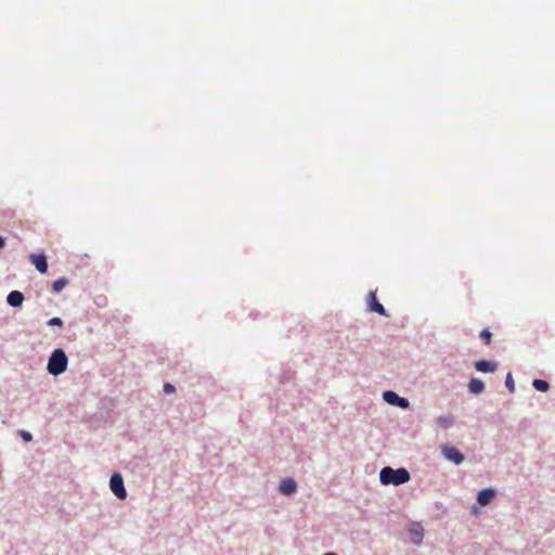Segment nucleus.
<instances>
[{"instance_id":"2","label":"nucleus","mask_w":555,"mask_h":555,"mask_svg":"<svg viewBox=\"0 0 555 555\" xmlns=\"http://www.w3.org/2000/svg\"><path fill=\"white\" fill-rule=\"evenodd\" d=\"M67 357L63 349H55L48 361V372L52 375H60L67 367Z\"/></svg>"},{"instance_id":"12","label":"nucleus","mask_w":555,"mask_h":555,"mask_svg":"<svg viewBox=\"0 0 555 555\" xmlns=\"http://www.w3.org/2000/svg\"><path fill=\"white\" fill-rule=\"evenodd\" d=\"M475 367L479 372L489 373L496 370V364L487 360H480L475 363Z\"/></svg>"},{"instance_id":"19","label":"nucleus","mask_w":555,"mask_h":555,"mask_svg":"<svg viewBox=\"0 0 555 555\" xmlns=\"http://www.w3.org/2000/svg\"><path fill=\"white\" fill-rule=\"evenodd\" d=\"M20 436H21V437H22V439H23L24 441H26V442H29V441H31V440H33V436H31V434H30V433H28V431L21 430V431H20Z\"/></svg>"},{"instance_id":"7","label":"nucleus","mask_w":555,"mask_h":555,"mask_svg":"<svg viewBox=\"0 0 555 555\" xmlns=\"http://www.w3.org/2000/svg\"><path fill=\"white\" fill-rule=\"evenodd\" d=\"M369 305H370V309L380 315H387L386 314V311H385V308L383 307L382 304L378 302L377 298H376V295L374 292H371L369 294Z\"/></svg>"},{"instance_id":"22","label":"nucleus","mask_w":555,"mask_h":555,"mask_svg":"<svg viewBox=\"0 0 555 555\" xmlns=\"http://www.w3.org/2000/svg\"><path fill=\"white\" fill-rule=\"evenodd\" d=\"M4 247V240L0 236V249Z\"/></svg>"},{"instance_id":"13","label":"nucleus","mask_w":555,"mask_h":555,"mask_svg":"<svg viewBox=\"0 0 555 555\" xmlns=\"http://www.w3.org/2000/svg\"><path fill=\"white\" fill-rule=\"evenodd\" d=\"M468 389L472 393L478 395L485 390V384L478 378H472L468 383Z\"/></svg>"},{"instance_id":"5","label":"nucleus","mask_w":555,"mask_h":555,"mask_svg":"<svg viewBox=\"0 0 555 555\" xmlns=\"http://www.w3.org/2000/svg\"><path fill=\"white\" fill-rule=\"evenodd\" d=\"M442 454L443 456L455 464H461L464 461V455L454 447L444 444L442 446Z\"/></svg>"},{"instance_id":"21","label":"nucleus","mask_w":555,"mask_h":555,"mask_svg":"<svg viewBox=\"0 0 555 555\" xmlns=\"http://www.w3.org/2000/svg\"><path fill=\"white\" fill-rule=\"evenodd\" d=\"M164 391H165L166 393H168V395L173 393V392H175V387H173V385H171V384H169V383L165 384V385H164Z\"/></svg>"},{"instance_id":"15","label":"nucleus","mask_w":555,"mask_h":555,"mask_svg":"<svg viewBox=\"0 0 555 555\" xmlns=\"http://www.w3.org/2000/svg\"><path fill=\"white\" fill-rule=\"evenodd\" d=\"M68 283V280L66 278H60L55 280L52 284V289L55 293H60Z\"/></svg>"},{"instance_id":"17","label":"nucleus","mask_w":555,"mask_h":555,"mask_svg":"<svg viewBox=\"0 0 555 555\" xmlns=\"http://www.w3.org/2000/svg\"><path fill=\"white\" fill-rule=\"evenodd\" d=\"M492 334L488 328H485L480 333V339L486 344L489 345L491 343Z\"/></svg>"},{"instance_id":"8","label":"nucleus","mask_w":555,"mask_h":555,"mask_svg":"<svg viewBox=\"0 0 555 555\" xmlns=\"http://www.w3.org/2000/svg\"><path fill=\"white\" fill-rule=\"evenodd\" d=\"M495 496V491L493 489H483L478 493L477 501L480 505L489 504L493 498Z\"/></svg>"},{"instance_id":"20","label":"nucleus","mask_w":555,"mask_h":555,"mask_svg":"<svg viewBox=\"0 0 555 555\" xmlns=\"http://www.w3.org/2000/svg\"><path fill=\"white\" fill-rule=\"evenodd\" d=\"M48 325H57V326H62V325H63V321H62L60 318L54 317V318H52V319H50V320L48 321Z\"/></svg>"},{"instance_id":"6","label":"nucleus","mask_w":555,"mask_h":555,"mask_svg":"<svg viewBox=\"0 0 555 555\" xmlns=\"http://www.w3.org/2000/svg\"><path fill=\"white\" fill-rule=\"evenodd\" d=\"M30 261L40 273H46L48 270L47 258L43 254L30 255Z\"/></svg>"},{"instance_id":"18","label":"nucleus","mask_w":555,"mask_h":555,"mask_svg":"<svg viewBox=\"0 0 555 555\" xmlns=\"http://www.w3.org/2000/svg\"><path fill=\"white\" fill-rule=\"evenodd\" d=\"M505 385L509 389V391L513 392L515 390V384L511 373H508L506 376Z\"/></svg>"},{"instance_id":"14","label":"nucleus","mask_w":555,"mask_h":555,"mask_svg":"<svg viewBox=\"0 0 555 555\" xmlns=\"http://www.w3.org/2000/svg\"><path fill=\"white\" fill-rule=\"evenodd\" d=\"M436 423L442 428H449L454 424V416L451 414L439 416Z\"/></svg>"},{"instance_id":"3","label":"nucleus","mask_w":555,"mask_h":555,"mask_svg":"<svg viewBox=\"0 0 555 555\" xmlns=\"http://www.w3.org/2000/svg\"><path fill=\"white\" fill-rule=\"evenodd\" d=\"M109 487L112 492L118 498V499H125L127 495V492L124 487L122 478L119 474H114L111 477L109 480Z\"/></svg>"},{"instance_id":"23","label":"nucleus","mask_w":555,"mask_h":555,"mask_svg":"<svg viewBox=\"0 0 555 555\" xmlns=\"http://www.w3.org/2000/svg\"><path fill=\"white\" fill-rule=\"evenodd\" d=\"M324 555H336L335 553H326Z\"/></svg>"},{"instance_id":"10","label":"nucleus","mask_w":555,"mask_h":555,"mask_svg":"<svg viewBox=\"0 0 555 555\" xmlns=\"http://www.w3.org/2000/svg\"><path fill=\"white\" fill-rule=\"evenodd\" d=\"M410 535L414 543L418 544L422 542L424 537V529L421 525L414 524L410 528Z\"/></svg>"},{"instance_id":"9","label":"nucleus","mask_w":555,"mask_h":555,"mask_svg":"<svg viewBox=\"0 0 555 555\" xmlns=\"http://www.w3.org/2000/svg\"><path fill=\"white\" fill-rule=\"evenodd\" d=\"M297 485L295 480L287 478L280 483V491L285 495L293 494L296 491Z\"/></svg>"},{"instance_id":"16","label":"nucleus","mask_w":555,"mask_h":555,"mask_svg":"<svg viewBox=\"0 0 555 555\" xmlns=\"http://www.w3.org/2000/svg\"><path fill=\"white\" fill-rule=\"evenodd\" d=\"M532 385L537 390H539L541 392H545L550 388L548 383L543 379H534Z\"/></svg>"},{"instance_id":"1","label":"nucleus","mask_w":555,"mask_h":555,"mask_svg":"<svg viewBox=\"0 0 555 555\" xmlns=\"http://www.w3.org/2000/svg\"><path fill=\"white\" fill-rule=\"evenodd\" d=\"M379 479L383 485H403L410 480V473L405 468L393 469L384 467L379 473Z\"/></svg>"},{"instance_id":"11","label":"nucleus","mask_w":555,"mask_h":555,"mask_svg":"<svg viewBox=\"0 0 555 555\" xmlns=\"http://www.w3.org/2000/svg\"><path fill=\"white\" fill-rule=\"evenodd\" d=\"M8 304L12 307H20L23 304L24 295L18 291H12L8 295Z\"/></svg>"},{"instance_id":"4","label":"nucleus","mask_w":555,"mask_h":555,"mask_svg":"<svg viewBox=\"0 0 555 555\" xmlns=\"http://www.w3.org/2000/svg\"><path fill=\"white\" fill-rule=\"evenodd\" d=\"M384 400L392 405L400 406L402 409H406L409 406V400L402 397H399L396 392L391 390H387L383 393Z\"/></svg>"}]
</instances>
